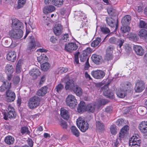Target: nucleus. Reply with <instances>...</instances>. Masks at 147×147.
<instances>
[{"label": "nucleus", "mask_w": 147, "mask_h": 147, "mask_svg": "<svg viewBox=\"0 0 147 147\" xmlns=\"http://www.w3.org/2000/svg\"><path fill=\"white\" fill-rule=\"evenodd\" d=\"M4 116V118L7 120L8 118L10 119H14L16 116V113L14 108L11 105H9L5 112L2 111Z\"/></svg>", "instance_id": "nucleus-1"}, {"label": "nucleus", "mask_w": 147, "mask_h": 147, "mask_svg": "<svg viewBox=\"0 0 147 147\" xmlns=\"http://www.w3.org/2000/svg\"><path fill=\"white\" fill-rule=\"evenodd\" d=\"M40 100L39 98L34 96L31 98L28 103V106L30 109L36 108L40 103Z\"/></svg>", "instance_id": "nucleus-2"}, {"label": "nucleus", "mask_w": 147, "mask_h": 147, "mask_svg": "<svg viewBox=\"0 0 147 147\" xmlns=\"http://www.w3.org/2000/svg\"><path fill=\"white\" fill-rule=\"evenodd\" d=\"M67 105L71 109L74 108L77 104V102L75 96L72 94L69 95L66 100Z\"/></svg>", "instance_id": "nucleus-3"}, {"label": "nucleus", "mask_w": 147, "mask_h": 147, "mask_svg": "<svg viewBox=\"0 0 147 147\" xmlns=\"http://www.w3.org/2000/svg\"><path fill=\"white\" fill-rule=\"evenodd\" d=\"M76 124L80 130L82 132H85L89 127L87 122L84 120L78 119L76 121Z\"/></svg>", "instance_id": "nucleus-4"}, {"label": "nucleus", "mask_w": 147, "mask_h": 147, "mask_svg": "<svg viewBox=\"0 0 147 147\" xmlns=\"http://www.w3.org/2000/svg\"><path fill=\"white\" fill-rule=\"evenodd\" d=\"M11 26L12 29L15 30H22L23 28V23L16 18L12 19Z\"/></svg>", "instance_id": "nucleus-5"}, {"label": "nucleus", "mask_w": 147, "mask_h": 147, "mask_svg": "<svg viewBox=\"0 0 147 147\" xmlns=\"http://www.w3.org/2000/svg\"><path fill=\"white\" fill-rule=\"evenodd\" d=\"M23 34L22 30H15L13 29H12L9 32V35L11 38L17 39L21 38Z\"/></svg>", "instance_id": "nucleus-6"}, {"label": "nucleus", "mask_w": 147, "mask_h": 147, "mask_svg": "<svg viewBox=\"0 0 147 147\" xmlns=\"http://www.w3.org/2000/svg\"><path fill=\"white\" fill-rule=\"evenodd\" d=\"M5 71L7 75L8 81H10L12 79V74L13 71V66L10 64H7L5 67Z\"/></svg>", "instance_id": "nucleus-7"}, {"label": "nucleus", "mask_w": 147, "mask_h": 147, "mask_svg": "<svg viewBox=\"0 0 147 147\" xmlns=\"http://www.w3.org/2000/svg\"><path fill=\"white\" fill-rule=\"evenodd\" d=\"M103 90V95L111 99H113L115 97L114 93L113 92L110 90L109 89L107 86H103L101 88V90Z\"/></svg>", "instance_id": "nucleus-8"}, {"label": "nucleus", "mask_w": 147, "mask_h": 147, "mask_svg": "<svg viewBox=\"0 0 147 147\" xmlns=\"http://www.w3.org/2000/svg\"><path fill=\"white\" fill-rule=\"evenodd\" d=\"M29 37L30 41L26 49L27 51L29 53L35 50L36 46L35 40L34 38L32 36H29Z\"/></svg>", "instance_id": "nucleus-9"}, {"label": "nucleus", "mask_w": 147, "mask_h": 147, "mask_svg": "<svg viewBox=\"0 0 147 147\" xmlns=\"http://www.w3.org/2000/svg\"><path fill=\"white\" fill-rule=\"evenodd\" d=\"M78 46L75 43L70 42L65 45V50L71 53L77 49Z\"/></svg>", "instance_id": "nucleus-10"}, {"label": "nucleus", "mask_w": 147, "mask_h": 147, "mask_svg": "<svg viewBox=\"0 0 147 147\" xmlns=\"http://www.w3.org/2000/svg\"><path fill=\"white\" fill-rule=\"evenodd\" d=\"M106 21L107 24L112 28L115 27V30H117L118 26V20H116L111 17H107Z\"/></svg>", "instance_id": "nucleus-11"}, {"label": "nucleus", "mask_w": 147, "mask_h": 147, "mask_svg": "<svg viewBox=\"0 0 147 147\" xmlns=\"http://www.w3.org/2000/svg\"><path fill=\"white\" fill-rule=\"evenodd\" d=\"M91 75L96 79H101L105 76V73L103 71L97 70L92 71Z\"/></svg>", "instance_id": "nucleus-12"}, {"label": "nucleus", "mask_w": 147, "mask_h": 147, "mask_svg": "<svg viewBox=\"0 0 147 147\" xmlns=\"http://www.w3.org/2000/svg\"><path fill=\"white\" fill-rule=\"evenodd\" d=\"M137 136L138 135L133 136L129 140V145H136L137 146H140L141 143V140L140 138Z\"/></svg>", "instance_id": "nucleus-13"}, {"label": "nucleus", "mask_w": 147, "mask_h": 147, "mask_svg": "<svg viewBox=\"0 0 147 147\" xmlns=\"http://www.w3.org/2000/svg\"><path fill=\"white\" fill-rule=\"evenodd\" d=\"M144 88L145 85L143 82L139 81L136 83L134 90L136 92H142Z\"/></svg>", "instance_id": "nucleus-14"}, {"label": "nucleus", "mask_w": 147, "mask_h": 147, "mask_svg": "<svg viewBox=\"0 0 147 147\" xmlns=\"http://www.w3.org/2000/svg\"><path fill=\"white\" fill-rule=\"evenodd\" d=\"M90 49L89 48L83 51L82 53L80 55V60L81 62H84L86 60H87L88 59H89L87 55L89 54V52L88 50H89Z\"/></svg>", "instance_id": "nucleus-15"}, {"label": "nucleus", "mask_w": 147, "mask_h": 147, "mask_svg": "<svg viewBox=\"0 0 147 147\" xmlns=\"http://www.w3.org/2000/svg\"><path fill=\"white\" fill-rule=\"evenodd\" d=\"M63 29V26L60 24H55L53 28L54 34L57 36L60 35L62 32Z\"/></svg>", "instance_id": "nucleus-16"}, {"label": "nucleus", "mask_w": 147, "mask_h": 147, "mask_svg": "<svg viewBox=\"0 0 147 147\" xmlns=\"http://www.w3.org/2000/svg\"><path fill=\"white\" fill-rule=\"evenodd\" d=\"M6 94L7 97L8 101L11 102L14 101L16 97V95L13 92L7 90L6 92Z\"/></svg>", "instance_id": "nucleus-17"}, {"label": "nucleus", "mask_w": 147, "mask_h": 147, "mask_svg": "<svg viewBox=\"0 0 147 147\" xmlns=\"http://www.w3.org/2000/svg\"><path fill=\"white\" fill-rule=\"evenodd\" d=\"M16 58V53L14 51L9 52L7 55V59L8 60L11 62H14Z\"/></svg>", "instance_id": "nucleus-18"}, {"label": "nucleus", "mask_w": 147, "mask_h": 147, "mask_svg": "<svg viewBox=\"0 0 147 147\" xmlns=\"http://www.w3.org/2000/svg\"><path fill=\"white\" fill-rule=\"evenodd\" d=\"M138 128L140 131L145 133L147 132V121H142L139 125Z\"/></svg>", "instance_id": "nucleus-19"}, {"label": "nucleus", "mask_w": 147, "mask_h": 147, "mask_svg": "<svg viewBox=\"0 0 147 147\" xmlns=\"http://www.w3.org/2000/svg\"><path fill=\"white\" fill-rule=\"evenodd\" d=\"M134 49L138 55L142 56L144 54V51L142 48L140 46L135 45L134 46Z\"/></svg>", "instance_id": "nucleus-20"}, {"label": "nucleus", "mask_w": 147, "mask_h": 147, "mask_svg": "<svg viewBox=\"0 0 147 147\" xmlns=\"http://www.w3.org/2000/svg\"><path fill=\"white\" fill-rule=\"evenodd\" d=\"M8 80L3 82L2 85L0 87V91L3 92L6 89L10 88L11 82L10 81H8Z\"/></svg>", "instance_id": "nucleus-21"}, {"label": "nucleus", "mask_w": 147, "mask_h": 147, "mask_svg": "<svg viewBox=\"0 0 147 147\" xmlns=\"http://www.w3.org/2000/svg\"><path fill=\"white\" fill-rule=\"evenodd\" d=\"M75 85L73 81L72 80H69L65 83V88L66 90L72 91Z\"/></svg>", "instance_id": "nucleus-22"}, {"label": "nucleus", "mask_w": 147, "mask_h": 147, "mask_svg": "<svg viewBox=\"0 0 147 147\" xmlns=\"http://www.w3.org/2000/svg\"><path fill=\"white\" fill-rule=\"evenodd\" d=\"M96 130L99 133L103 132L105 130L104 124L99 121L96 122Z\"/></svg>", "instance_id": "nucleus-23"}, {"label": "nucleus", "mask_w": 147, "mask_h": 147, "mask_svg": "<svg viewBox=\"0 0 147 147\" xmlns=\"http://www.w3.org/2000/svg\"><path fill=\"white\" fill-rule=\"evenodd\" d=\"M129 127L127 125H125L121 129L119 136V139L121 140L122 138H123L124 135L127 134V131L129 130Z\"/></svg>", "instance_id": "nucleus-24"}, {"label": "nucleus", "mask_w": 147, "mask_h": 147, "mask_svg": "<svg viewBox=\"0 0 147 147\" xmlns=\"http://www.w3.org/2000/svg\"><path fill=\"white\" fill-rule=\"evenodd\" d=\"M48 87L47 86L42 87L38 90L36 93V94L39 96H44L47 93Z\"/></svg>", "instance_id": "nucleus-25"}, {"label": "nucleus", "mask_w": 147, "mask_h": 147, "mask_svg": "<svg viewBox=\"0 0 147 147\" xmlns=\"http://www.w3.org/2000/svg\"><path fill=\"white\" fill-rule=\"evenodd\" d=\"M73 91L77 96H80L82 94V89L78 86L75 85L73 90Z\"/></svg>", "instance_id": "nucleus-26"}, {"label": "nucleus", "mask_w": 147, "mask_h": 147, "mask_svg": "<svg viewBox=\"0 0 147 147\" xmlns=\"http://www.w3.org/2000/svg\"><path fill=\"white\" fill-rule=\"evenodd\" d=\"M60 112L61 115L64 119H67L69 118V115L67 110L63 108H61Z\"/></svg>", "instance_id": "nucleus-27"}, {"label": "nucleus", "mask_w": 147, "mask_h": 147, "mask_svg": "<svg viewBox=\"0 0 147 147\" xmlns=\"http://www.w3.org/2000/svg\"><path fill=\"white\" fill-rule=\"evenodd\" d=\"M121 86L122 89L125 91H130L132 87L131 84L129 82H125L123 85L122 84Z\"/></svg>", "instance_id": "nucleus-28"}, {"label": "nucleus", "mask_w": 147, "mask_h": 147, "mask_svg": "<svg viewBox=\"0 0 147 147\" xmlns=\"http://www.w3.org/2000/svg\"><path fill=\"white\" fill-rule=\"evenodd\" d=\"M131 19V17L129 15H127L124 16L121 21L122 25H127Z\"/></svg>", "instance_id": "nucleus-29"}, {"label": "nucleus", "mask_w": 147, "mask_h": 147, "mask_svg": "<svg viewBox=\"0 0 147 147\" xmlns=\"http://www.w3.org/2000/svg\"><path fill=\"white\" fill-rule=\"evenodd\" d=\"M95 104L94 103L88 104L86 107V111L91 112H93L95 108Z\"/></svg>", "instance_id": "nucleus-30"}, {"label": "nucleus", "mask_w": 147, "mask_h": 147, "mask_svg": "<svg viewBox=\"0 0 147 147\" xmlns=\"http://www.w3.org/2000/svg\"><path fill=\"white\" fill-rule=\"evenodd\" d=\"M93 61L97 64H98L102 57L101 56L96 54L93 55L91 57Z\"/></svg>", "instance_id": "nucleus-31"}, {"label": "nucleus", "mask_w": 147, "mask_h": 147, "mask_svg": "<svg viewBox=\"0 0 147 147\" xmlns=\"http://www.w3.org/2000/svg\"><path fill=\"white\" fill-rule=\"evenodd\" d=\"M78 111L79 113L86 111L85 103L84 101H81L78 107Z\"/></svg>", "instance_id": "nucleus-32"}, {"label": "nucleus", "mask_w": 147, "mask_h": 147, "mask_svg": "<svg viewBox=\"0 0 147 147\" xmlns=\"http://www.w3.org/2000/svg\"><path fill=\"white\" fill-rule=\"evenodd\" d=\"M29 74L32 76H37L40 75V72L38 69L34 68L29 72Z\"/></svg>", "instance_id": "nucleus-33"}, {"label": "nucleus", "mask_w": 147, "mask_h": 147, "mask_svg": "<svg viewBox=\"0 0 147 147\" xmlns=\"http://www.w3.org/2000/svg\"><path fill=\"white\" fill-rule=\"evenodd\" d=\"M5 142L8 145L12 144L14 142V138L11 136H8L5 137L4 140Z\"/></svg>", "instance_id": "nucleus-34"}, {"label": "nucleus", "mask_w": 147, "mask_h": 147, "mask_svg": "<svg viewBox=\"0 0 147 147\" xmlns=\"http://www.w3.org/2000/svg\"><path fill=\"white\" fill-rule=\"evenodd\" d=\"M138 34L142 38H147V31L144 29H142L138 32Z\"/></svg>", "instance_id": "nucleus-35"}, {"label": "nucleus", "mask_w": 147, "mask_h": 147, "mask_svg": "<svg viewBox=\"0 0 147 147\" xmlns=\"http://www.w3.org/2000/svg\"><path fill=\"white\" fill-rule=\"evenodd\" d=\"M117 96L119 98H123L125 96V91L122 88L118 89L116 92Z\"/></svg>", "instance_id": "nucleus-36"}, {"label": "nucleus", "mask_w": 147, "mask_h": 147, "mask_svg": "<svg viewBox=\"0 0 147 147\" xmlns=\"http://www.w3.org/2000/svg\"><path fill=\"white\" fill-rule=\"evenodd\" d=\"M72 134L75 136L78 137L80 135V132L74 126H72L70 128Z\"/></svg>", "instance_id": "nucleus-37"}, {"label": "nucleus", "mask_w": 147, "mask_h": 147, "mask_svg": "<svg viewBox=\"0 0 147 147\" xmlns=\"http://www.w3.org/2000/svg\"><path fill=\"white\" fill-rule=\"evenodd\" d=\"M2 45H3L5 47H8L11 45V43L10 42V39L9 40H7L6 38H3L2 41Z\"/></svg>", "instance_id": "nucleus-38"}, {"label": "nucleus", "mask_w": 147, "mask_h": 147, "mask_svg": "<svg viewBox=\"0 0 147 147\" xmlns=\"http://www.w3.org/2000/svg\"><path fill=\"white\" fill-rule=\"evenodd\" d=\"M20 131L22 135H25L27 134H29L30 133L28 128L26 126L22 127L20 129Z\"/></svg>", "instance_id": "nucleus-39"}, {"label": "nucleus", "mask_w": 147, "mask_h": 147, "mask_svg": "<svg viewBox=\"0 0 147 147\" xmlns=\"http://www.w3.org/2000/svg\"><path fill=\"white\" fill-rule=\"evenodd\" d=\"M47 59L48 58L47 56L44 54L41 55L40 56L37 57L38 61L41 63L46 61Z\"/></svg>", "instance_id": "nucleus-40"}, {"label": "nucleus", "mask_w": 147, "mask_h": 147, "mask_svg": "<svg viewBox=\"0 0 147 147\" xmlns=\"http://www.w3.org/2000/svg\"><path fill=\"white\" fill-rule=\"evenodd\" d=\"M101 39L100 38H97L95 40L93 41L91 43L92 47H95L97 46L100 43Z\"/></svg>", "instance_id": "nucleus-41"}, {"label": "nucleus", "mask_w": 147, "mask_h": 147, "mask_svg": "<svg viewBox=\"0 0 147 147\" xmlns=\"http://www.w3.org/2000/svg\"><path fill=\"white\" fill-rule=\"evenodd\" d=\"M50 67V64L48 62L43 63L41 65L42 70L44 71L47 70L49 69Z\"/></svg>", "instance_id": "nucleus-42"}, {"label": "nucleus", "mask_w": 147, "mask_h": 147, "mask_svg": "<svg viewBox=\"0 0 147 147\" xmlns=\"http://www.w3.org/2000/svg\"><path fill=\"white\" fill-rule=\"evenodd\" d=\"M61 127L64 129H66L67 127V125L66 122L62 119L60 120L59 123Z\"/></svg>", "instance_id": "nucleus-43"}, {"label": "nucleus", "mask_w": 147, "mask_h": 147, "mask_svg": "<svg viewBox=\"0 0 147 147\" xmlns=\"http://www.w3.org/2000/svg\"><path fill=\"white\" fill-rule=\"evenodd\" d=\"M100 29L101 31L104 34H107L109 33L110 32L109 28L106 26H101Z\"/></svg>", "instance_id": "nucleus-44"}, {"label": "nucleus", "mask_w": 147, "mask_h": 147, "mask_svg": "<svg viewBox=\"0 0 147 147\" xmlns=\"http://www.w3.org/2000/svg\"><path fill=\"white\" fill-rule=\"evenodd\" d=\"M53 4L58 7L61 6L63 4V0H53L52 1Z\"/></svg>", "instance_id": "nucleus-45"}, {"label": "nucleus", "mask_w": 147, "mask_h": 147, "mask_svg": "<svg viewBox=\"0 0 147 147\" xmlns=\"http://www.w3.org/2000/svg\"><path fill=\"white\" fill-rule=\"evenodd\" d=\"M26 0H18V5L17 8L18 9H20L24 6L25 4Z\"/></svg>", "instance_id": "nucleus-46"}, {"label": "nucleus", "mask_w": 147, "mask_h": 147, "mask_svg": "<svg viewBox=\"0 0 147 147\" xmlns=\"http://www.w3.org/2000/svg\"><path fill=\"white\" fill-rule=\"evenodd\" d=\"M124 41L125 40L121 38H117V40L116 45H117L121 49V47L123 46Z\"/></svg>", "instance_id": "nucleus-47"}, {"label": "nucleus", "mask_w": 147, "mask_h": 147, "mask_svg": "<svg viewBox=\"0 0 147 147\" xmlns=\"http://www.w3.org/2000/svg\"><path fill=\"white\" fill-rule=\"evenodd\" d=\"M139 27L140 28L147 29V23L143 20H140Z\"/></svg>", "instance_id": "nucleus-48"}, {"label": "nucleus", "mask_w": 147, "mask_h": 147, "mask_svg": "<svg viewBox=\"0 0 147 147\" xmlns=\"http://www.w3.org/2000/svg\"><path fill=\"white\" fill-rule=\"evenodd\" d=\"M108 13L112 16H116L118 15L116 10H107Z\"/></svg>", "instance_id": "nucleus-49"}, {"label": "nucleus", "mask_w": 147, "mask_h": 147, "mask_svg": "<svg viewBox=\"0 0 147 147\" xmlns=\"http://www.w3.org/2000/svg\"><path fill=\"white\" fill-rule=\"evenodd\" d=\"M123 27H121V31L123 33H126L130 31L129 27L127 25H123Z\"/></svg>", "instance_id": "nucleus-50"}, {"label": "nucleus", "mask_w": 147, "mask_h": 147, "mask_svg": "<svg viewBox=\"0 0 147 147\" xmlns=\"http://www.w3.org/2000/svg\"><path fill=\"white\" fill-rule=\"evenodd\" d=\"M129 38L130 40L134 42L138 41V36L135 34H131Z\"/></svg>", "instance_id": "nucleus-51"}, {"label": "nucleus", "mask_w": 147, "mask_h": 147, "mask_svg": "<svg viewBox=\"0 0 147 147\" xmlns=\"http://www.w3.org/2000/svg\"><path fill=\"white\" fill-rule=\"evenodd\" d=\"M63 85L61 84H58L55 87V90L58 92H60L61 90L63 89Z\"/></svg>", "instance_id": "nucleus-52"}, {"label": "nucleus", "mask_w": 147, "mask_h": 147, "mask_svg": "<svg viewBox=\"0 0 147 147\" xmlns=\"http://www.w3.org/2000/svg\"><path fill=\"white\" fill-rule=\"evenodd\" d=\"M67 71L68 69L66 67H60L58 69V72L57 73L59 74L62 73H65L67 72Z\"/></svg>", "instance_id": "nucleus-53"}, {"label": "nucleus", "mask_w": 147, "mask_h": 147, "mask_svg": "<svg viewBox=\"0 0 147 147\" xmlns=\"http://www.w3.org/2000/svg\"><path fill=\"white\" fill-rule=\"evenodd\" d=\"M110 130L112 134L115 135L116 134L117 129L115 125H111L110 127Z\"/></svg>", "instance_id": "nucleus-54"}, {"label": "nucleus", "mask_w": 147, "mask_h": 147, "mask_svg": "<svg viewBox=\"0 0 147 147\" xmlns=\"http://www.w3.org/2000/svg\"><path fill=\"white\" fill-rule=\"evenodd\" d=\"M124 48L126 51L127 53H129L131 50V48L129 44H125L124 45Z\"/></svg>", "instance_id": "nucleus-55"}, {"label": "nucleus", "mask_w": 147, "mask_h": 147, "mask_svg": "<svg viewBox=\"0 0 147 147\" xmlns=\"http://www.w3.org/2000/svg\"><path fill=\"white\" fill-rule=\"evenodd\" d=\"M124 122L123 119H118L116 121V124L119 126H120L121 125H123Z\"/></svg>", "instance_id": "nucleus-56"}, {"label": "nucleus", "mask_w": 147, "mask_h": 147, "mask_svg": "<svg viewBox=\"0 0 147 147\" xmlns=\"http://www.w3.org/2000/svg\"><path fill=\"white\" fill-rule=\"evenodd\" d=\"M117 39L114 37H112L109 39V41L110 43L116 44Z\"/></svg>", "instance_id": "nucleus-57"}, {"label": "nucleus", "mask_w": 147, "mask_h": 147, "mask_svg": "<svg viewBox=\"0 0 147 147\" xmlns=\"http://www.w3.org/2000/svg\"><path fill=\"white\" fill-rule=\"evenodd\" d=\"M112 59V54L111 53H106L105 56V59L107 60H111Z\"/></svg>", "instance_id": "nucleus-58"}, {"label": "nucleus", "mask_w": 147, "mask_h": 147, "mask_svg": "<svg viewBox=\"0 0 147 147\" xmlns=\"http://www.w3.org/2000/svg\"><path fill=\"white\" fill-rule=\"evenodd\" d=\"M68 35V34H65L61 38V39L63 40L64 42H67V40L69 41Z\"/></svg>", "instance_id": "nucleus-59"}, {"label": "nucleus", "mask_w": 147, "mask_h": 147, "mask_svg": "<svg viewBox=\"0 0 147 147\" xmlns=\"http://www.w3.org/2000/svg\"><path fill=\"white\" fill-rule=\"evenodd\" d=\"M113 49V46H109L107 48L106 53H112Z\"/></svg>", "instance_id": "nucleus-60"}, {"label": "nucleus", "mask_w": 147, "mask_h": 147, "mask_svg": "<svg viewBox=\"0 0 147 147\" xmlns=\"http://www.w3.org/2000/svg\"><path fill=\"white\" fill-rule=\"evenodd\" d=\"M79 53H76L74 55L75 61L76 64H79L78 59V54Z\"/></svg>", "instance_id": "nucleus-61"}, {"label": "nucleus", "mask_w": 147, "mask_h": 147, "mask_svg": "<svg viewBox=\"0 0 147 147\" xmlns=\"http://www.w3.org/2000/svg\"><path fill=\"white\" fill-rule=\"evenodd\" d=\"M20 79L19 76H16L13 80V83L16 84H17L20 82Z\"/></svg>", "instance_id": "nucleus-62"}, {"label": "nucleus", "mask_w": 147, "mask_h": 147, "mask_svg": "<svg viewBox=\"0 0 147 147\" xmlns=\"http://www.w3.org/2000/svg\"><path fill=\"white\" fill-rule=\"evenodd\" d=\"M112 110V108L110 106H108L105 109V111L107 113H111V112Z\"/></svg>", "instance_id": "nucleus-63"}, {"label": "nucleus", "mask_w": 147, "mask_h": 147, "mask_svg": "<svg viewBox=\"0 0 147 147\" xmlns=\"http://www.w3.org/2000/svg\"><path fill=\"white\" fill-rule=\"evenodd\" d=\"M88 59H87L85 63V66L84 67V69L85 70L88 69L90 67V65L88 63Z\"/></svg>", "instance_id": "nucleus-64"}]
</instances>
